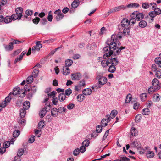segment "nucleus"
I'll return each instance as SVG.
<instances>
[{
	"instance_id": "f257e3e1",
	"label": "nucleus",
	"mask_w": 161,
	"mask_h": 161,
	"mask_svg": "<svg viewBox=\"0 0 161 161\" xmlns=\"http://www.w3.org/2000/svg\"><path fill=\"white\" fill-rule=\"evenodd\" d=\"M122 38L120 33H119L117 35L113 34L111 36V41L113 43V47H111V55H118L120 52L121 50L125 48V47H119L120 43L119 39Z\"/></svg>"
},
{
	"instance_id": "f03ea898",
	"label": "nucleus",
	"mask_w": 161,
	"mask_h": 161,
	"mask_svg": "<svg viewBox=\"0 0 161 161\" xmlns=\"http://www.w3.org/2000/svg\"><path fill=\"white\" fill-rule=\"evenodd\" d=\"M107 43L109 46L105 47L103 49V52L104 53L103 55L104 59H107L111 55V47H113L111 38L107 41Z\"/></svg>"
},
{
	"instance_id": "7ed1b4c3",
	"label": "nucleus",
	"mask_w": 161,
	"mask_h": 161,
	"mask_svg": "<svg viewBox=\"0 0 161 161\" xmlns=\"http://www.w3.org/2000/svg\"><path fill=\"white\" fill-rule=\"evenodd\" d=\"M119 63V61L115 57H111V58H109L106 59H103L101 61V64L103 67H106L109 66L110 64L117 65Z\"/></svg>"
},
{
	"instance_id": "20e7f679",
	"label": "nucleus",
	"mask_w": 161,
	"mask_h": 161,
	"mask_svg": "<svg viewBox=\"0 0 161 161\" xmlns=\"http://www.w3.org/2000/svg\"><path fill=\"white\" fill-rule=\"evenodd\" d=\"M103 74L101 72H97V79L98 81V85L101 87L103 85L106 84L107 81V78L103 76Z\"/></svg>"
},
{
	"instance_id": "39448f33",
	"label": "nucleus",
	"mask_w": 161,
	"mask_h": 161,
	"mask_svg": "<svg viewBox=\"0 0 161 161\" xmlns=\"http://www.w3.org/2000/svg\"><path fill=\"white\" fill-rule=\"evenodd\" d=\"M29 87L25 85L24 88L19 90V96L20 97H23L25 96L26 91L29 92L30 91Z\"/></svg>"
},
{
	"instance_id": "423d86ee",
	"label": "nucleus",
	"mask_w": 161,
	"mask_h": 161,
	"mask_svg": "<svg viewBox=\"0 0 161 161\" xmlns=\"http://www.w3.org/2000/svg\"><path fill=\"white\" fill-rule=\"evenodd\" d=\"M54 14H56L55 18L57 21L61 19L64 17V14L61 12L60 9H58L54 12Z\"/></svg>"
},
{
	"instance_id": "0eeeda50",
	"label": "nucleus",
	"mask_w": 161,
	"mask_h": 161,
	"mask_svg": "<svg viewBox=\"0 0 161 161\" xmlns=\"http://www.w3.org/2000/svg\"><path fill=\"white\" fill-rule=\"evenodd\" d=\"M132 13H134L133 14L134 15L135 19L138 21L141 20L143 18L144 15L142 13L136 11Z\"/></svg>"
},
{
	"instance_id": "6e6552de",
	"label": "nucleus",
	"mask_w": 161,
	"mask_h": 161,
	"mask_svg": "<svg viewBox=\"0 0 161 161\" xmlns=\"http://www.w3.org/2000/svg\"><path fill=\"white\" fill-rule=\"evenodd\" d=\"M152 86L154 87H158V90L161 88V83H159L158 80L156 78H154L152 81Z\"/></svg>"
},
{
	"instance_id": "1a4fd4ad",
	"label": "nucleus",
	"mask_w": 161,
	"mask_h": 161,
	"mask_svg": "<svg viewBox=\"0 0 161 161\" xmlns=\"http://www.w3.org/2000/svg\"><path fill=\"white\" fill-rule=\"evenodd\" d=\"M50 104L47 105L46 104L44 108L42 109L40 113V116L41 118H42L44 116L46 113V109L47 107L50 108Z\"/></svg>"
},
{
	"instance_id": "9d476101",
	"label": "nucleus",
	"mask_w": 161,
	"mask_h": 161,
	"mask_svg": "<svg viewBox=\"0 0 161 161\" xmlns=\"http://www.w3.org/2000/svg\"><path fill=\"white\" fill-rule=\"evenodd\" d=\"M85 85V81L84 80H82L79 82L78 85L76 86L75 87V90L79 91L80 90L81 88L83 87Z\"/></svg>"
},
{
	"instance_id": "9b49d317",
	"label": "nucleus",
	"mask_w": 161,
	"mask_h": 161,
	"mask_svg": "<svg viewBox=\"0 0 161 161\" xmlns=\"http://www.w3.org/2000/svg\"><path fill=\"white\" fill-rule=\"evenodd\" d=\"M71 79L72 80H78L81 77V75L80 73H76L71 74Z\"/></svg>"
},
{
	"instance_id": "f8f14e48",
	"label": "nucleus",
	"mask_w": 161,
	"mask_h": 161,
	"mask_svg": "<svg viewBox=\"0 0 161 161\" xmlns=\"http://www.w3.org/2000/svg\"><path fill=\"white\" fill-rule=\"evenodd\" d=\"M107 118L103 119L101 122V124L102 126L104 127L106 126L108 122L110 121V115H107L106 116Z\"/></svg>"
},
{
	"instance_id": "ddd939ff",
	"label": "nucleus",
	"mask_w": 161,
	"mask_h": 161,
	"mask_svg": "<svg viewBox=\"0 0 161 161\" xmlns=\"http://www.w3.org/2000/svg\"><path fill=\"white\" fill-rule=\"evenodd\" d=\"M30 92L28 95L29 98H31L32 97L33 93H35L36 91V87L35 86H31V88L30 89Z\"/></svg>"
},
{
	"instance_id": "4468645a",
	"label": "nucleus",
	"mask_w": 161,
	"mask_h": 161,
	"mask_svg": "<svg viewBox=\"0 0 161 161\" xmlns=\"http://www.w3.org/2000/svg\"><path fill=\"white\" fill-rule=\"evenodd\" d=\"M134 13H132L130 15V19L129 21V25L130 24L131 25H132L136 22V20L135 19V18L134 16Z\"/></svg>"
},
{
	"instance_id": "2eb2a0df",
	"label": "nucleus",
	"mask_w": 161,
	"mask_h": 161,
	"mask_svg": "<svg viewBox=\"0 0 161 161\" xmlns=\"http://www.w3.org/2000/svg\"><path fill=\"white\" fill-rule=\"evenodd\" d=\"M129 25V20L126 19H123L121 22V25L122 27H127Z\"/></svg>"
},
{
	"instance_id": "dca6fc26",
	"label": "nucleus",
	"mask_w": 161,
	"mask_h": 161,
	"mask_svg": "<svg viewBox=\"0 0 161 161\" xmlns=\"http://www.w3.org/2000/svg\"><path fill=\"white\" fill-rule=\"evenodd\" d=\"M15 11L16 13L19 15V19H21L22 16V14L23 11V8L20 7H18L16 9Z\"/></svg>"
},
{
	"instance_id": "f3484780",
	"label": "nucleus",
	"mask_w": 161,
	"mask_h": 161,
	"mask_svg": "<svg viewBox=\"0 0 161 161\" xmlns=\"http://www.w3.org/2000/svg\"><path fill=\"white\" fill-rule=\"evenodd\" d=\"M58 111L56 108H53L51 111V115L53 117H57L58 114Z\"/></svg>"
},
{
	"instance_id": "a211bd4d",
	"label": "nucleus",
	"mask_w": 161,
	"mask_h": 161,
	"mask_svg": "<svg viewBox=\"0 0 161 161\" xmlns=\"http://www.w3.org/2000/svg\"><path fill=\"white\" fill-rule=\"evenodd\" d=\"M63 74L65 75H67L70 73L69 69L66 66H64L63 67Z\"/></svg>"
},
{
	"instance_id": "6ab92c4d",
	"label": "nucleus",
	"mask_w": 161,
	"mask_h": 161,
	"mask_svg": "<svg viewBox=\"0 0 161 161\" xmlns=\"http://www.w3.org/2000/svg\"><path fill=\"white\" fill-rule=\"evenodd\" d=\"M20 90V89L19 87L14 88L13 89V92L9 94V96H10V95H11L12 94H13L14 96L18 94H19Z\"/></svg>"
},
{
	"instance_id": "aec40b11",
	"label": "nucleus",
	"mask_w": 161,
	"mask_h": 161,
	"mask_svg": "<svg viewBox=\"0 0 161 161\" xmlns=\"http://www.w3.org/2000/svg\"><path fill=\"white\" fill-rule=\"evenodd\" d=\"M131 144L133 146L136 147L137 148L141 147V144L140 142L137 141L136 140H135L132 142Z\"/></svg>"
},
{
	"instance_id": "412c9836",
	"label": "nucleus",
	"mask_w": 161,
	"mask_h": 161,
	"mask_svg": "<svg viewBox=\"0 0 161 161\" xmlns=\"http://www.w3.org/2000/svg\"><path fill=\"white\" fill-rule=\"evenodd\" d=\"M92 92V90L89 88H86L84 89L83 91V94L85 95H90Z\"/></svg>"
},
{
	"instance_id": "4be33fe9",
	"label": "nucleus",
	"mask_w": 161,
	"mask_h": 161,
	"mask_svg": "<svg viewBox=\"0 0 161 161\" xmlns=\"http://www.w3.org/2000/svg\"><path fill=\"white\" fill-rule=\"evenodd\" d=\"M139 6V5L138 3H131L128 4L127 6V7L129 8H138Z\"/></svg>"
},
{
	"instance_id": "5701e85b",
	"label": "nucleus",
	"mask_w": 161,
	"mask_h": 161,
	"mask_svg": "<svg viewBox=\"0 0 161 161\" xmlns=\"http://www.w3.org/2000/svg\"><path fill=\"white\" fill-rule=\"evenodd\" d=\"M13 43L12 42H10L8 45L5 46V48L7 51H10L13 49Z\"/></svg>"
},
{
	"instance_id": "b1692460",
	"label": "nucleus",
	"mask_w": 161,
	"mask_h": 161,
	"mask_svg": "<svg viewBox=\"0 0 161 161\" xmlns=\"http://www.w3.org/2000/svg\"><path fill=\"white\" fill-rule=\"evenodd\" d=\"M110 64L111 65L110 66L108 69V71L111 73H114L116 70L115 66H116L117 65L113 64Z\"/></svg>"
},
{
	"instance_id": "393cba45",
	"label": "nucleus",
	"mask_w": 161,
	"mask_h": 161,
	"mask_svg": "<svg viewBox=\"0 0 161 161\" xmlns=\"http://www.w3.org/2000/svg\"><path fill=\"white\" fill-rule=\"evenodd\" d=\"M157 90H158V87H154L152 86L149 88L148 92L149 93L152 94Z\"/></svg>"
},
{
	"instance_id": "a878e982",
	"label": "nucleus",
	"mask_w": 161,
	"mask_h": 161,
	"mask_svg": "<svg viewBox=\"0 0 161 161\" xmlns=\"http://www.w3.org/2000/svg\"><path fill=\"white\" fill-rule=\"evenodd\" d=\"M30 107V103L29 101H25L23 104V107L24 109H28Z\"/></svg>"
},
{
	"instance_id": "bb28decb",
	"label": "nucleus",
	"mask_w": 161,
	"mask_h": 161,
	"mask_svg": "<svg viewBox=\"0 0 161 161\" xmlns=\"http://www.w3.org/2000/svg\"><path fill=\"white\" fill-rule=\"evenodd\" d=\"M80 1L79 0H75L71 4L72 7L74 8H77L79 5Z\"/></svg>"
},
{
	"instance_id": "cd10ccee",
	"label": "nucleus",
	"mask_w": 161,
	"mask_h": 161,
	"mask_svg": "<svg viewBox=\"0 0 161 161\" xmlns=\"http://www.w3.org/2000/svg\"><path fill=\"white\" fill-rule=\"evenodd\" d=\"M24 151L23 149H19L17 152V156H16L18 157L17 159H19L20 157L24 153Z\"/></svg>"
},
{
	"instance_id": "c85d7f7f",
	"label": "nucleus",
	"mask_w": 161,
	"mask_h": 161,
	"mask_svg": "<svg viewBox=\"0 0 161 161\" xmlns=\"http://www.w3.org/2000/svg\"><path fill=\"white\" fill-rule=\"evenodd\" d=\"M4 22L5 23H8L11 22L12 21V19L11 16H7L5 18L4 17Z\"/></svg>"
},
{
	"instance_id": "c756f323",
	"label": "nucleus",
	"mask_w": 161,
	"mask_h": 161,
	"mask_svg": "<svg viewBox=\"0 0 161 161\" xmlns=\"http://www.w3.org/2000/svg\"><path fill=\"white\" fill-rule=\"evenodd\" d=\"M142 114L144 115H148L150 113V111L148 108H145L142 111Z\"/></svg>"
},
{
	"instance_id": "7c9ffc66",
	"label": "nucleus",
	"mask_w": 161,
	"mask_h": 161,
	"mask_svg": "<svg viewBox=\"0 0 161 161\" xmlns=\"http://www.w3.org/2000/svg\"><path fill=\"white\" fill-rule=\"evenodd\" d=\"M126 7L123 5L114 7V12H115L120 11L121 9H125Z\"/></svg>"
},
{
	"instance_id": "2f4dec72",
	"label": "nucleus",
	"mask_w": 161,
	"mask_h": 161,
	"mask_svg": "<svg viewBox=\"0 0 161 161\" xmlns=\"http://www.w3.org/2000/svg\"><path fill=\"white\" fill-rule=\"evenodd\" d=\"M153 100L155 102H158L160 99V97L158 94H154L153 96Z\"/></svg>"
},
{
	"instance_id": "473e14b6",
	"label": "nucleus",
	"mask_w": 161,
	"mask_h": 161,
	"mask_svg": "<svg viewBox=\"0 0 161 161\" xmlns=\"http://www.w3.org/2000/svg\"><path fill=\"white\" fill-rule=\"evenodd\" d=\"M155 63L158 65L159 67H161V58L157 57L155 59Z\"/></svg>"
},
{
	"instance_id": "72a5a7b5",
	"label": "nucleus",
	"mask_w": 161,
	"mask_h": 161,
	"mask_svg": "<svg viewBox=\"0 0 161 161\" xmlns=\"http://www.w3.org/2000/svg\"><path fill=\"white\" fill-rule=\"evenodd\" d=\"M73 63V61L70 59H67L65 61V66L67 67L71 66Z\"/></svg>"
},
{
	"instance_id": "f704fd0d",
	"label": "nucleus",
	"mask_w": 161,
	"mask_h": 161,
	"mask_svg": "<svg viewBox=\"0 0 161 161\" xmlns=\"http://www.w3.org/2000/svg\"><path fill=\"white\" fill-rule=\"evenodd\" d=\"M65 95L63 93H60L58 97V99L61 102L63 101L65 99Z\"/></svg>"
},
{
	"instance_id": "c9c22d12",
	"label": "nucleus",
	"mask_w": 161,
	"mask_h": 161,
	"mask_svg": "<svg viewBox=\"0 0 161 161\" xmlns=\"http://www.w3.org/2000/svg\"><path fill=\"white\" fill-rule=\"evenodd\" d=\"M12 20H15L16 19H18V20H20V19H19V15L18 14H13L11 16Z\"/></svg>"
},
{
	"instance_id": "e433bc0d",
	"label": "nucleus",
	"mask_w": 161,
	"mask_h": 161,
	"mask_svg": "<svg viewBox=\"0 0 161 161\" xmlns=\"http://www.w3.org/2000/svg\"><path fill=\"white\" fill-rule=\"evenodd\" d=\"M139 26L141 28H144L147 25V23L146 21L144 20H141L139 23Z\"/></svg>"
},
{
	"instance_id": "4c0bfd02",
	"label": "nucleus",
	"mask_w": 161,
	"mask_h": 161,
	"mask_svg": "<svg viewBox=\"0 0 161 161\" xmlns=\"http://www.w3.org/2000/svg\"><path fill=\"white\" fill-rule=\"evenodd\" d=\"M130 32V31L129 28H125L123 31L122 34L124 36H126L129 35Z\"/></svg>"
},
{
	"instance_id": "58836bf2",
	"label": "nucleus",
	"mask_w": 161,
	"mask_h": 161,
	"mask_svg": "<svg viewBox=\"0 0 161 161\" xmlns=\"http://www.w3.org/2000/svg\"><path fill=\"white\" fill-rule=\"evenodd\" d=\"M26 110L23 108L20 110V114L21 118H23L25 116L26 113Z\"/></svg>"
},
{
	"instance_id": "ea45409f",
	"label": "nucleus",
	"mask_w": 161,
	"mask_h": 161,
	"mask_svg": "<svg viewBox=\"0 0 161 161\" xmlns=\"http://www.w3.org/2000/svg\"><path fill=\"white\" fill-rule=\"evenodd\" d=\"M85 97L83 95H78L77 97V99L78 101L80 102L84 100Z\"/></svg>"
},
{
	"instance_id": "a19ab883",
	"label": "nucleus",
	"mask_w": 161,
	"mask_h": 161,
	"mask_svg": "<svg viewBox=\"0 0 161 161\" xmlns=\"http://www.w3.org/2000/svg\"><path fill=\"white\" fill-rule=\"evenodd\" d=\"M117 114V111L116 110H113L111 111L110 113L111 116H110L112 119H113L116 116Z\"/></svg>"
},
{
	"instance_id": "79ce46f5",
	"label": "nucleus",
	"mask_w": 161,
	"mask_h": 161,
	"mask_svg": "<svg viewBox=\"0 0 161 161\" xmlns=\"http://www.w3.org/2000/svg\"><path fill=\"white\" fill-rule=\"evenodd\" d=\"M132 96L131 94H129L126 96V99L125 100V102L126 103H129L131 100Z\"/></svg>"
},
{
	"instance_id": "37998d69",
	"label": "nucleus",
	"mask_w": 161,
	"mask_h": 161,
	"mask_svg": "<svg viewBox=\"0 0 161 161\" xmlns=\"http://www.w3.org/2000/svg\"><path fill=\"white\" fill-rule=\"evenodd\" d=\"M20 134V131L18 130H15L13 133V136L14 138L18 137Z\"/></svg>"
},
{
	"instance_id": "c03bdc74",
	"label": "nucleus",
	"mask_w": 161,
	"mask_h": 161,
	"mask_svg": "<svg viewBox=\"0 0 161 161\" xmlns=\"http://www.w3.org/2000/svg\"><path fill=\"white\" fill-rule=\"evenodd\" d=\"M40 41H38L36 42V45L35 47L37 51H39L42 47V45L40 43Z\"/></svg>"
},
{
	"instance_id": "a18cd8bd",
	"label": "nucleus",
	"mask_w": 161,
	"mask_h": 161,
	"mask_svg": "<svg viewBox=\"0 0 161 161\" xmlns=\"http://www.w3.org/2000/svg\"><path fill=\"white\" fill-rule=\"evenodd\" d=\"M33 77L34 76L32 75L31 76H29L27 78L26 80V82L28 84H29L31 83L33 81Z\"/></svg>"
},
{
	"instance_id": "49530a36",
	"label": "nucleus",
	"mask_w": 161,
	"mask_h": 161,
	"mask_svg": "<svg viewBox=\"0 0 161 161\" xmlns=\"http://www.w3.org/2000/svg\"><path fill=\"white\" fill-rule=\"evenodd\" d=\"M137 131H136V128L134 127H132L131 129V134L132 136H134L136 135Z\"/></svg>"
},
{
	"instance_id": "de8ad7c7",
	"label": "nucleus",
	"mask_w": 161,
	"mask_h": 161,
	"mask_svg": "<svg viewBox=\"0 0 161 161\" xmlns=\"http://www.w3.org/2000/svg\"><path fill=\"white\" fill-rule=\"evenodd\" d=\"M148 158H151L154 156V153L153 152L149 151L146 154Z\"/></svg>"
},
{
	"instance_id": "09e8293b",
	"label": "nucleus",
	"mask_w": 161,
	"mask_h": 161,
	"mask_svg": "<svg viewBox=\"0 0 161 161\" xmlns=\"http://www.w3.org/2000/svg\"><path fill=\"white\" fill-rule=\"evenodd\" d=\"M39 73V70L37 69H35L32 72V75L34 77H36L38 75Z\"/></svg>"
},
{
	"instance_id": "8fccbe9b",
	"label": "nucleus",
	"mask_w": 161,
	"mask_h": 161,
	"mask_svg": "<svg viewBox=\"0 0 161 161\" xmlns=\"http://www.w3.org/2000/svg\"><path fill=\"white\" fill-rule=\"evenodd\" d=\"M142 118L141 115L140 114L136 115L135 119V120L136 123H138L140 122Z\"/></svg>"
},
{
	"instance_id": "3c124183",
	"label": "nucleus",
	"mask_w": 161,
	"mask_h": 161,
	"mask_svg": "<svg viewBox=\"0 0 161 161\" xmlns=\"http://www.w3.org/2000/svg\"><path fill=\"white\" fill-rule=\"evenodd\" d=\"M155 75L158 78H161V69H159L156 71Z\"/></svg>"
},
{
	"instance_id": "603ef678",
	"label": "nucleus",
	"mask_w": 161,
	"mask_h": 161,
	"mask_svg": "<svg viewBox=\"0 0 161 161\" xmlns=\"http://www.w3.org/2000/svg\"><path fill=\"white\" fill-rule=\"evenodd\" d=\"M52 98V101L53 104L54 105H57L58 102L57 98L56 96H53Z\"/></svg>"
},
{
	"instance_id": "864d4df0",
	"label": "nucleus",
	"mask_w": 161,
	"mask_h": 161,
	"mask_svg": "<svg viewBox=\"0 0 161 161\" xmlns=\"http://www.w3.org/2000/svg\"><path fill=\"white\" fill-rule=\"evenodd\" d=\"M89 141L88 140H86L82 142V145L84 147H87L89 146Z\"/></svg>"
},
{
	"instance_id": "5fc2aeb1",
	"label": "nucleus",
	"mask_w": 161,
	"mask_h": 161,
	"mask_svg": "<svg viewBox=\"0 0 161 161\" xmlns=\"http://www.w3.org/2000/svg\"><path fill=\"white\" fill-rule=\"evenodd\" d=\"M154 11L156 15H158L161 14V10L158 8H154Z\"/></svg>"
},
{
	"instance_id": "6e6d98bb",
	"label": "nucleus",
	"mask_w": 161,
	"mask_h": 161,
	"mask_svg": "<svg viewBox=\"0 0 161 161\" xmlns=\"http://www.w3.org/2000/svg\"><path fill=\"white\" fill-rule=\"evenodd\" d=\"M72 92V91L70 88H68V89L65 91V95L69 96L70 95Z\"/></svg>"
},
{
	"instance_id": "4d7b16f0",
	"label": "nucleus",
	"mask_w": 161,
	"mask_h": 161,
	"mask_svg": "<svg viewBox=\"0 0 161 161\" xmlns=\"http://www.w3.org/2000/svg\"><path fill=\"white\" fill-rule=\"evenodd\" d=\"M40 21V18L39 17H36L32 20L33 22L36 24H37Z\"/></svg>"
},
{
	"instance_id": "13d9d810",
	"label": "nucleus",
	"mask_w": 161,
	"mask_h": 161,
	"mask_svg": "<svg viewBox=\"0 0 161 161\" xmlns=\"http://www.w3.org/2000/svg\"><path fill=\"white\" fill-rule=\"evenodd\" d=\"M130 160L129 158H127L125 156H123L119 159V161H129Z\"/></svg>"
},
{
	"instance_id": "bf43d9fd",
	"label": "nucleus",
	"mask_w": 161,
	"mask_h": 161,
	"mask_svg": "<svg viewBox=\"0 0 161 161\" xmlns=\"http://www.w3.org/2000/svg\"><path fill=\"white\" fill-rule=\"evenodd\" d=\"M33 11L31 10H27L25 11L26 14L28 16H31L33 14Z\"/></svg>"
},
{
	"instance_id": "052dcab7",
	"label": "nucleus",
	"mask_w": 161,
	"mask_h": 161,
	"mask_svg": "<svg viewBox=\"0 0 161 161\" xmlns=\"http://www.w3.org/2000/svg\"><path fill=\"white\" fill-rule=\"evenodd\" d=\"M102 128L100 125H98L96 127V130L98 133H100L102 131Z\"/></svg>"
},
{
	"instance_id": "680f3d73",
	"label": "nucleus",
	"mask_w": 161,
	"mask_h": 161,
	"mask_svg": "<svg viewBox=\"0 0 161 161\" xmlns=\"http://www.w3.org/2000/svg\"><path fill=\"white\" fill-rule=\"evenodd\" d=\"M75 105L73 103H70L67 105V108L69 110H71L74 108Z\"/></svg>"
},
{
	"instance_id": "e2e57ef3",
	"label": "nucleus",
	"mask_w": 161,
	"mask_h": 161,
	"mask_svg": "<svg viewBox=\"0 0 161 161\" xmlns=\"http://www.w3.org/2000/svg\"><path fill=\"white\" fill-rule=\"evenodd\" d=\"M56 93V92L55 91H53L50 93L48 94V97H52L53 96H55V95Z\"/></svg>"
},
{
	"instance_id": "0e129e2a",
	"label": "nucleus",
	"mask_w": 161,
	"mask_h": 161,
	"mask_svg": "<svg viewBox=\"0 0 161 161\" xmlns=\"http://www.w3.org/2000/svg\"><path fill=\"white\" fill-rule=\"evenodd\" d=\"M66 109L64 107H59L58 110V112L59 113H62L63 112H65L66 111Z\"/></svg>"
},
{
	"instance_id": "69168bd1",
	"label": "nucleus",
	"mask_w": 161,
	"mask_h": 161,
	"mask_svg": "<svg viewBox=\"0 0 161 161\" xmlns=\"http://www.w3.org/2000/svg\"><path fill=\"white\" fill-rule=\"evenodd\" d=\"M149 4L147 3H144L142 4V7L144 9H147L149 8Z\"/></svg>"
},
{
	"instance_id": "338daca9",
	"label": "nucleus",
	"mask_w": 161,
	"mask_h": 161,
	"mask_svg": "<svg viewBox=\"0 0 161 161\" xmlns=\"http://www.w3.org/2000/svg\"><path fill=\"white\" fill-rule=\"evenodd\" d=\"M44 123L42 121H41L38 124V127L39 129H42L44 126Z\"/></svg>"
},
{
	"instance_id": "774afa93",
	"label": "nucleus",
	"mask_w": 161,
	"mask_h": 161,
	"mask_svg": "<svg viewBox=\"0 0 161 161\" xmlns=\"http://www.w3.org/2000/svg\"><path fill=\"white\" fill-rule=\"evenodd\" d=\"M10 145V142L8 141L5 142L3 144L4 147L5 148H8Z\"/></svg>"
}]
</instances>
